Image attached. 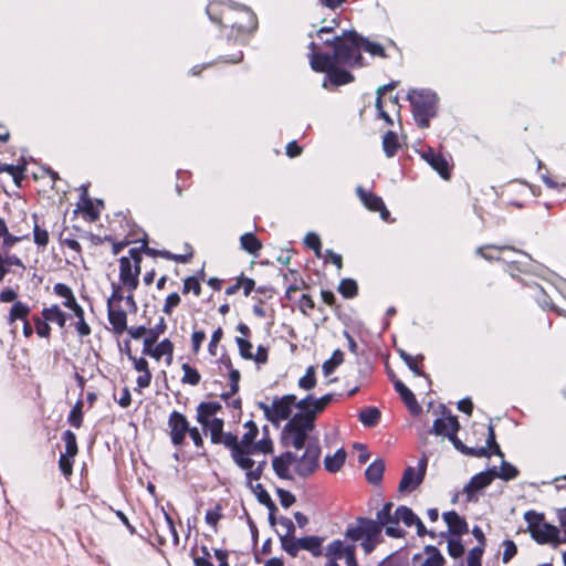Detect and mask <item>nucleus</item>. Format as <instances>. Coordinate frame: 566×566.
Segmentation results:
<instances>
[{"instance_id":"obj_5","label":"nucleus","mask_w":566,"mask_h":566,"mask_svg":"<svg viewBox=\"0 0 566 566\" xmlns=\"http://www.w3.org/2000/svg\"><path fill=\"white\" fill-rule=\"evenodd\" d=\"M345 537L350 541L349 544H356L361 541L360 546L366 555L374 552L379 539V527L375 520L368 517H357L355 523L347 526Z\"/></svg>"},{"instance_id":"obj_21","label":"nucleus","mask_w":566,"mask_h":566,"mask_svg":"<svg viewBox=\"0 0 566 566\" xmlns=\"http://www.w3.org/2000/svg\"><path fill=\"white\" fill-rule=\"evenodd\" d=\"M495 478V467L473 475L463 489V492L467 494L468 501H471L473 499L475 492L489 486Z\"/></svg>"},{"instance_id":"obj_39","label":"nucleus","mask_w":566,"mask_h":566,"mask_svg":"<svg viewBox=\"0 0 566 566\" xmlns=\"http://www.w3.org/2000/svg\"><path fill=\"white\" fill-rule=\"evenodd\" d=\"M399 353V356L400 358L406 363V365L409 367V369L413 373L415 376H419V377H429L428 375H426V373L423 371V360H424V357L423 355H416V356H412L410 354H408L407 352H405L403 349H399L398 350Z\"/></svg>"},{"instance_id":"obj_42","label":"nucleus","mask_w":566,"mask_h":566,"mask_svg":"<svg viewBox=\"0 0 566 566\" xmlns=\"http://www.w3.org/2000/svg\"><path fill=\"white\" fill-rule=\"evenodd\" d=\"M324 537L311 535L298 538V546L302 549L310 552L314 557L323 555Z\"/></svg>"},{"instance_id":"obj_59","label":"nucleus","mask_w":566,"mask_h":566,"mask_svg":"<svg viewBox=\"0 0 566 566\" xmlns=\"http://www.w3.org/2000/svg\"><path fill=\"white\" fill-rule=\"evenodd\" d=\"M24 170H25L24 166L8 165V164L0 163V174L8 172L9 175H11V177L17 186H20L21 181L24 179Z\"/></svg>"},{"instance_id":"obj_50","label":"nucleus","mask_w":566,"mask_h":566,"mask_svg":"<svg viewBox=\"0 0 566 566\" xmlns=\"http://www.w3.org/2000/svg\"><path fill=\"white\" fill-rule=\"evenodd\" d=\"M397 525L402 522L407 527L413 526L415 523L419 522V516L408 506L399 505L396 509Z\"/></svg>"},{"instance_id":"obj_51","label":"nucleus","mask_w":566,"mask_h":566,"mask_svg":"<svg viewBox=\"0 0 566 566\" xmlns=\"http://www.w3.org/2000/svg\"><path fill=\"white\" fill-rule=\"evenodd\" d=\"M229 376V387L230 390L220 395L222 400H228L231 397H234L240 389V380L241 374L237 368H231L228 370Z\"/></svg>"},{"instance_id":"obj_62","label":"nucleus","mask_w":566,"mask_h":566,"mask_svg":"<svg viewBox=\"0 0 566 566\" xmlns=\"http://www.w3.org/2000/svg\"><path fill=\"white\" fill-rule=\"evenodd\" d=\"M361 50L369 53L373 56H379L382 59L388 57L384 46L380 43L369 41L367 38L363 36V41L360 42Z\"/></svg>"},{"instance_id":"obj_7","label":"nucleus","mask_w":566,"mask_h":566,"mask_svg":"<svg viewBox=\"0 0 566 566\" xmlns=\"http://www.w3.org/2000/svg\"><path fill=\"white\" fill-rule=\"evenodd\" d=\"M113 240L108 241L112 243V253L114 255L119 254L123 249L128 247L130 243L139 242V238L136 237L135 224L123 213L115 214V218L111 221Z\"/></svg>"},{"instance_id":"obj_31","label":"nucleus","mask_w":566,"mask_h":566,"mask_svg":"<svg viewBox=\"0 0 566 566\" xmlns=\"http://www.w3.org/2000/svg\"><path fill=\"white\" fill-rule=\"evenodd\" d=\"M296 408L300 409L298 415L311 419V422L315 424V419L318 413L323 412L325 408L318 402L313 395H307L296 403Z\"/></svg>"},{"instance_id":"obj_56","label":"nucleus","mask_w":566,"mask_h":566,"mask_svg":"<svg viewBox=\"0 0 566 566\" xmlns=\"http://www.w3.org/2000/svg\"><path fill=\"white\" fill-rule=\"evenodd\" d=\"M65 444V454L76 457L78 454V444L76 434L71 430H65L61 437Z\"/></svg>"},{"instance_id":"obj_60","label":"nucleus","mask_w":566,"mask_h":566,"mask_svg":"<svg viewBox=\"0 0 566 566\" xmlns=\"http://www.w3.org/2000/svg\"><path fill=\"white\" fill-rule=\"evenodd\" d=\"M344 361V353L340 349L333 352L329 359L325 360L322 368L325 376L331 375Z\"/></svg>"},{"instance_id":"obj_48","label":"nucleus","mask_w":566,"mask_h":566,"mask_svg":"<svg viewBox=\"0 0 566 566\" xmlns=\"http://www.w3.org/2000/svg\"><path fill=\"white\" fill-rule=\"evenodd\" d=\"M400 149V143L398 139V135L388 130L382 137V150L388 158H392L397 155Z\"/></svg>"},{"instance_id":"obj_44","label":"nucleus","mask_w":566,"mask_h":566,"mask_svg":"<svg viewBox=\"0 0 566 566\" xmlns=\"http://www.w3.org/2000/svg\"><path fill=\"white\" fill-rule=\"evenodd\" d=\"M385 461L376 459L373 461L365 471L366 480L371 484H379L384 478Z\"/></svg>"},{"instance_id":"obj_8","label":"nucleus","mask_w":566,"mask_h":566,"mask_svg":"<svg viewBox=\"0 0 566 566\" xmlns=\"http://www.w3.org/2000/svg\"><path fill=\"white\" fill-rule=\"evenodd\" d=\"M315 428L310 418L302 417L295 413L284 427L283 433L286 442L293 446L296 450L306 447L308 442V434Z\"/></svg>"},{"instance_id":"obj_52","label":"nucleus","mask_w":566,"mask_h":566,"mask_svg":"<svg viewBox=\"0 0 566 566\" xmlns=\"http://www.w3.org/2000/svg\"><path fill=\"white\" fill-rule=\"evenodd\" d=\"M424 553L427 554V558L421 564V566H444L446 559L440 553V551L433 545H427L424 547Z\"/></svg>"},{"instance_id":"obj_36","label":"nucleus","mask_w":566,"mask_h":566,"mask_svg":"<svg viewBox=\"0 0 566 566\" xmlns=\"http://www.w3.org/2000/svg\"><path fill=\"white\" fill-rule=\"evenodd\" d=\"M12 266L21 270L20 275L27 270L25 264L17 254H1L0 253V283L3 282L7 274L13 272Z\"/></svg>"},{"instance_id":"obj_57","label":"nucleus","mask_w":566,"mask_h":566,"mask_svg":"<svg viewBox=\"0 0 566 566\" xmlns=\"http://www.w3.org/2000/svg\"><path fill=\"white\" fill-rule=\"evenodd\" d=\"M83 400L78 399L72 407L67 417L69 423L76 429H80L83 426Z\"/></svg>"},{"instance_id":"obj_27","label":"nucleus","mask_w":566,"mask_h":566,"mask_svg":"<svg viewBox=\"0 0 566 566\" xmlns=\"http://www.w3.org/2000/svg\"><path fill=\"white\" fill-rule=\"evenodd\" d=\"M531 536L537 544L541 545H558L562 543L559 538V530L549 523H544L537 530H532Z\"/></svg>"},{"instance_id":"obj_23","label":"nucleus","mask_w":566,"mask_h":566,"mask_svg":"<svg viewBox=\"0 0 566 566\" xmlns=\"http://www.w3.org/2000/svg\"><path fill=\"white\" fill-rule=\"evenodd\" d=\"M128 359L132 361L134 369L139 373L136 379L137 387L135 388V391L142 394V390L148 388L151 384L153 375L149 364L145 357H137L129 353Z\"/></svg>"},{"instance_id":"obj_40","label":"nucleus","mask_w":566,"mask_h":566,"mask_svg":"<svg viewBox=\"0 0 566 566\" xmlns=\"http://www.w3.org/2000/svg\"><path fill=\"white\" fill-rule=\"evenodd\" d=\"M31 313V307L29 304L18 301L14 302L7 315V323L8 325L12 326L18 321H25Z\"/></svg>"},{"instance_id":"obj_4","label":"nucleus","mask_w":566,"mask_h":566,"mask_svg":"<svg viewBox=\"0 0 566 566\" xmlns=\"http://www.w3.org/2000/svg\"><path fill=\"white\" fill-rule=\"evenodd\" d=\"M417 125L424 129L437 114L438 96L428 90H411L407 95Z\"/></svg>"},{"instance_id":"obj_30","label":"nucleus","mask_w":566,"mask_h":566,"mask_svg":"<svg viewBox=\"0 0 566 566\" xmlns=\"http://www.w3.org/2000/svg\"><path fill=\"white\" fill-rule=\"evenodd\" d=\"M392 384L410 413L418 416L422 411V408L418 403L413 392L400 379H392Z\"/></svg>"},{"instance_id":"obj_41","label":"nucleus","mask_w":566,"mask_h":566,"mask_svg":"<svg viewBox=\"0 0 566 566\" xmlns=\"http://www.w3.org/2000/svg\"><path fill=\"white\" fill-rule=\"evenodd\" d=\"M42 317L49 321V323H55L60 328H64L69 319L65 312L61 310L57 304H52L49 307H43L41 311Z\"/></svg>"},{"instance_id":"obj_26","label":"nucleus","mask_w":566,"mask_h":566,"mask_svg":"<svg viewBox=\"0 0 566 566\" xmlns=\"http://www.w3.org/2000/svg\"><path fill=\"white\" fill-rule=\"evenodd\" d=\"M460 423L455 416L451 415L450 410L443 407L442 417L437 418L433 422L432 432L436 436H448L450 431H459Z\"/></svg>"},{"instance_id":"obj_10","label":"nucleus","mask_w":566,"mask_h":566,"mask_svg":"<svg viewBox=\"0 0 566 566\" xmlns=\"http://www.w3.org/2000/svg\"><path fill=\"white\" fill-rule=\"evenodd\" d=\"M304 448V453L300 458L296 455L294 472L298 476L306 479L319 468L321 446L318 439H310Z\"/></svg>"},{"instance_id":"obj_61","label":"nucleus","mask_w":566,"mask_h":566,"mask_svg":"<svg viewBox=\"0 0 566 566\" xmlns=\"http://www.w3.org/2000/svg\"><path fill=\"white\" fill-rule=\"evenodd\" d=\"M33 324H34V332L36 335L41 338H50L52 328L50 326V323L44 317L33 315L32 317Z\"/></svg>"},{"instance_id":"obj_58","label":"nucleus","mask_w":566,"mask_h":566,"mask_svg":"<svg viewBox=\"0 0 566 566\" xmlns=\"http://www.w3.org/2000/svg\"><path fill=\"white\" fill-rule=\"evenodd\" d=\"M338 292L345 298H354L358 295L357 282L353 279H343L338 284Z\"/></svg>"},{"instance_id":"obj_53","label":"nucleus","mask_w":566,"mask_h":566,"mask_svg":"<svg viewBox=\"0 0 566 566\" xmlns=\"http://www.w3.org/2000/svg\"><path fill=\"white\" fill-rule=\"evenodd\" d=\"M181 369L184 371V376L181 377L182 385H189V386L195 387L200 384L201 375L197 368L189 365L188 363H185L181 365Z\"/></svg>"},{"instance_id":"obj_25","label":"nucleus","mask_w":566,"mask_h":566,"mask_svg":"<svg viewBox=\"0 0 566 566\" xmlns=\"http://www.w3.org/2000/svg\"><path fill=\"white\" fill-rule=\"evenodd\" d=\"M32 228L31 233L33 242L39 250L44 251L50 243L49 227L43 218H40L36 213L31 216Z\"/></svg>"},{"instance_id":"obj_18","label":"nucleus","mask_w":566,"mask_h":566,"mask_svg":"<svg viewBox=\"0 0 566 566\" xmlns=\"http://www.w3.org/2000/svg\"><path fill=\"white\" fill-rule=\"evenodd\" d=\"M139 241H142L140 248L143 250V252L153 258L160 256L163 259L175 261L177 263H188L193 256V249L189 243L185 244V253L176 254L168 250H157V249L150 248L148 245L146 233H144V238L139 239Z\"/></svg>"},{"instance_id":"obj_28","label":"nucleus","mask_w":566,"mask_h":566,"mask_svg":"<svg viewBox=\"0 0 566 566\" xmlns=\"http://www.w3.org/2000/svg\"><path fill=\"white\" fill-rule=\"evenodd\" d=\"M175 345L169 338H164L163 340L155 344L151 348L145 352L144 356H149L155 360L159 361L163 357H165V361L167 366H170L174 358Z\"/></svg>"},{"instance_id":"obj_19","label":"nucleus","mask_w":566,"mask_h":566,"mask_svg":"<svg viewBox=\"0 0 566 566\" xmlns=\"http://www.w3.org/2000/svg\"><path fill=\"white\" fill-rule=\"evenodd\" d=\"M427 469V459L422 458L419 461V471L416 472L412 467H408L402 474V478L399 482L398 490L399 492H406L409 490H415L418 485H420L423 481Z\"/></svg>"},{"instance_id":"obj_32","label":"nucleus","mask_w":566,"mask_h":566,"mask_svg":"<svg viewBox=\"0 0 566 566\" xmlns=\"http://www.w3.org/2000/svg\"><path fill=\"white\" fill-rule=\"evenodd\" d=\"M283 281L286 284L285 297L287 300H292L293 293L308 287L297 270L290 269L283 274Z\"/></svg>"},{"instance_id":"obj_2","label":"nucleus","mask_w":566,"mask_h":566,"mask_svg":"<svg viewBox=\"0 0 566 566\" xmlns=\"http://www.w3.org/2000/svg\"><path fill=\"white\" fill-rule=\"evenodd\" d=\"M206 11L214 24L228 30V39L237 43L244 44L258 29L256 14L245 6L214 1Z\"/></svg>"},{"instance_id":"obj_22","label":"nucleus","mask_w":566,"mask_h":566,"mask_svg":"<svg viewBox=\"0 0 566 566\" xmlns=\"http://www.w3.org/2000/svg\"><path fill=\"white\" fill-rule=\"evenodd\" d=\"M356 192L363 205L373 212H379L382 220L387 221L390 212L386 208L381 197L371 191L365 190L363 187H357Z\"/></svg>"},{"instance_id":"obj_15","label":"nucleus","mask_w":566,"mask_h":566,"mask_svg":"<svg viewBox=\"0 0 566 566\" xmlns=\"http://www.w3.org/2000/svg\"><path fill=\"white\" fill-rule=\"evenodd\" d=\"M356 548V544H345L344 541L337 538L327 544L324 555L331 562H337L344 557L346 566H359Z\"/></svg>"},{"instance_id":"obj_43","label":"nucleus","mask_w":566,"mask_h":566,"mask_svg":"<svg viewBox=\"0 0 566 566\" xmlns=\"http://www.w3.org/2000/svg\"><path fill=\"white\" fill-rule=\"evenodd\" d=\"M71 312L73 313L74 317L76 318V321L74 323V328H75L77 335L81 338L90 336L92 334V327L85 319V312H84V308L82 307V305H78L77 307L71 310Z\"/></svg>"},{"instance_id":"obj_46","label":"nucleus","mask_w":566,"mask_h":566,"mask_svg":"<svg viewBox=\"0 0 566 566\" xmlns=\"http://www.w3.org/2000/svg\"><path fill=\"white\" fill-rule=\"evenodd\" d=\"M240 244L244 251L252 255H258L263 247L260 239L252 232L243 233L240 237Z\"/></svg>"},{"instance_id":"obj_3","label":"nucleus","mask_w":566,"mask_h":566,"mask_svg":"<svg viewBox=\"0 0 566 566\" xmlns=\"http://www.w3.org/2000/svg\"><path fill=\"white\" fill-rule=\"evenodd\" d=\"M363 35L356 31H344L342 35L332 39L333 54L329 57L340 66L350 69L364 67L366 62L361 55Z\"/></svg>"},{"instance_id":"obj_12","label":"nucleus","mask_w":566,"mask_h":566,"mask_svg":"<svg viewBox=\"0 0 566 566\" xmlns=\"http://www.w3.org/2000/svg\"><path fill=\"white\" fill-rule=\"evenodd\" d=\"M297 402L298 401L295 395L287 394L281 398H274L271 406H268L266 403H260V407L269 421L272 423H277L290 418L292 413V407H296Z\"/></svg>"},{"instance_id":"obj_33","label":"nucleus","mask_w":566,"mask_h":566,"mask_svg":"<svg viewBox=\"0 0 566 566\" xmlns=\"http://www.w3.org/2000/svg\"><path fill=\"white\" fill-rule=\"evenodd\" d=\"M21 241L17 234L10 231L7 221L0 218V253L11 254L10 250Z\"/></svg>"},{"instance_id":"obj_17","label":"nucleus","mask_w":566,"mask_h":566,"mask_svg":"<svg viewBox=\"0 0 566 566\" xmlns=\"http://www.w3.org/2000/svg\"><path fill=\"white\" fill-rule=\"evenodd\" d=\"M421 158L434 170L438 175L444 179L450 180L453 169V164L451 158H447V156L440 151H437L432 147H428L427 149L421 151Z\"/></svg>"},{"instance_id":"obj_63","label":"nucleus","mask_w":566,"mask_h":566,"mask_svg":"<svg viewBox=\"0 0 566 566\" xmlns=\"http://www.w3.org/2000/svg\"><path fill=\"white\" fill-rule=\"evenodd\" d=\"M187 434L190 437L195 448L198 450V454L201 457H206L207 451L205 448V440H203V436H202L201 431L199 430V428L195 427V426H190Z\"/></svg>"},{"instance_id":"obj_49","label":"nucleus","mask_w":566,"mask_h":566,"mask_svg":"<svg viewBox=\"0 0 566 566\" xmlns=\"http://www.w3.org/2000/svg\"><path fill=\"white\" fill-rule=\"evenodd\" d=\"M266 460L263 459L262 461H255L251 458V465L245 469H242L243 471H245V479H247V482L248 484L251 485V483L253 481H259L266 468Z\"/></svg>"},{"instance_id":"obj_29","label":"nucleus","mask_w":566,"mask_h":566,"mask_svg":"<svg viewBox=\"0 0 566 566\" xmlns=\"http://www.w3.org/2000/svg\"><path fill=\"white\" fill-rule=\"evenodd\" d=\"M103 207L104 203L102 200H97V202L94 203L88 197L87 191L84 190L78 202V210L82 212L85 220L90 222L97 221L99 219L101 208Z\"/></svg>"},{"instance_id":"obj_24","label":"nucleus","mask_w":566,"mask_h":566,"mask_svg":"<svg viewBox=\"0 0 566 566\" xmlns=\"http://www.w3.org/2000/svg\"><path fill=\"white\" fill-rule=\"evenodd\" d=\"M295 461L296 454L291 451H286L274 457L272 460V468L276 476L282 480H293L294 478L291 472V467H294Z\"/></svg>"},{"instance_id":"obj_16","label":"nucleus","mask_w":566,"mask_h":566,"mask_svg":"<svg viewBox=\"0 0 566 566\" xmlns=\"http://www.w3.org/2000/svg\"><path fill=\"white\" fill-rule=\"evenodd\" d=\"M394 504L391 502H387L382 505V507L376 514L375 524L379 527V536L381 535L382 527L385 526V532L389 537L392 538H402L406 535V532L397 526L396 511L392 513Z\"/></svg>"},{"instance_id":"obj_55","label":"nucleus","mask_w":566,"mask_h":566,"mask_svg":"<svg viewBox=\"0 0 566 566\" xmlns=\"http://www.w3.org/2000/svg\"><path fill=\"white\" fill-rule=\"evenodd\" d=\"M316 369L314 366H308L305 374L298 379L297 386L306 391H310L316 387Z\"/></svg>"},{"instance_id":"obj_13","label":"nucleus","mask_w":566,"mask_h":566,"mask_svg":"<svg viewBox=\"0 0 566 566\" xmlns=\"http://www.w3.org/2000/svg\"><path fill=\"white\" fill-rule=\"evenodd\" d=\"M168 434L174 447L186 444V437L190 428L188 418L178 410H172L167 419Z\"/></svg>"},{"instance_id":"obj_38","label":"nucleus","mask_w":566,"mask_h":566,"mask_svg":"<svg viewBox=\"0 0 566 566\" xmlns=\"http://www.w3.org/2000/svg\"><path fill=\"white\" fill-rule=\"evenodd\" d=\"M240 289L243 290V295L249 296L251 292L255 289V281L251 277H248L244 275V273H241L237 280L235 283L232 285H229L224 293L227 296L234 295Z\"/></svg>"},{"instance_id":"obj_20","label":"nucleus","mask_w":566,"mask_h":566,"mask_svg":"<svg viewBox=\"0 0 566 566\" xmlns=\"http://www.w3.org/2000/svg\"><path fill=\"white\" fill-rule=\"evenodd\" d=\"M85 231L80 227L73 226L72 228L64 226L59 232L57 239L62 247H66L72 250L75 254L82 255V245L78 242V238H84Z\"/></svg>"},{"instance_id":"obj_11","label":"nucleus","mask_w":566,"mask_h":566,"mask_svg":"<svg viewBox=\"0 0 566 566\" xmlns=\"http://www.w3.org/2000/svg\"><path fill=\"white\" fill-rule=\"evenodd\" d=\"M124 301V294L120 287H115L107 300V319L112 326L111 331L115 335H122L127 329V313L120 307Z\"/></svg>"},{"instance_id":"obj_14","label":"nucleus","mask_w":566,"mask_h":566,"mask_svg":"<svg viewBox=\"0 0 566 566\" xmlns=\"http://www.w3.org/2000/svg\"><path fill=\"white\" fill-rule=\"evenodd\" d=\"M119 283H112V291L115 287H120L122 293L124 291L135 292L139 286V275L138 269L133 268L132 261L127 256H120L119 260Z\"/></svg>"},{"instance_id":"obj_9","label":"nucleus","mask_w":566,"mask_h":566,"mask_svg":"<svg viewBox=\"0 0 566 566\" xmlns=\"http://www.w3.org/2000/svg\"><path fill=\"white\" fill-rule=\"evenodd\" d=\"M329 55H315L312 60V70L317 73H326L327 80L334 86H342L354 82L355 76L347 70L338 67Z\"/></svg>"},{"instance_id":"obj_47","label":"nucleus","mask_w":566,"mask_h":566,"mask_svg":"<svg viewBox=\"0 0 566 566\" xmlns=\"http://www.w3.org/2000/svg\"><path fill=\"white\" fill-rule=\"evenodd\" d=\"M346 460V452L343 448L338 449L334 454L326 455L324 459L325 470L335 473L340 470Z\"/></svg>"},{"instance_id":"obj_34","label":"nucleus","mask_w":566,"mask_h":566,"mask_svg":"<svg viewBox=\"0 0 566 566\" xmlns=\"http://www.w3.org/2000/svg\"><path fill=\"white\" fill-rule=\"evenodd\" d=\"M504 251L521 252L520 250L515 249L513 245H509V244H503V245L485 244V245L479 247L476 249L475 253L486 261H500L501 254Z\"/></svg>"},{"instance_id":"obj_37","label":"nucleus","mask_w":566,"mask_h":566,"mask_svg":"<svg viewBox=\"0 0 566 566\" xmlns=\"http://www.w3.org/2000/svg\"><path fill=\"white\" fill-rule=\"evenodd\" d=\"M53 293L63 298L62 305L70 311L80 305L73 290L65 283L54 284Z\"/></svg>"},{"instance_id":"obj_45","label":"nucleus","mask_w":566,"mask_h":566,"mask_svg":"<svg viewBox=\"0 0 566 566\" xmlns=\"http://www.w3.org/2000/svg\"><path fill=\"white\" fill-rule=\"evenodd\" d=\"M31 228L32 224L29 222L27 213L22 212L21 219L19 221H12L9 229L21 240H29L31 235Z\"/></svg>"},{"instance_id":"obj_1","label":"nucleus","mask_w":566,"mask_h":566,"mask_svg":"<svg viewBox=\"0 0 566 566\" xmlns=\"http://www.w3.org/2000/svg\"><path fill=\"white\" fill-rule=\"evenodd\" d=\"M221 410L222 405L219 401H201L196 408V420L202 427V431L209 434L212 444H222L230 450L231 459L238 468H249V452L259 436V428L254 421H247V431L239 440L237 434L224 432V420L217 417Z\"/></svg>"},{"instance_id":"obj_54","label":"nucleus","mask_w":566,"mask_h":566,"mask_svg":"<svg viewBox=\"0 0 566 566\" xmlns=\"http://www.w3.org/2000/svg\"><path fill=\"white\" fill-rule=\"evenodd\" d=\"M358 418L364 426L374 427L380 419V411L376 407H366L359 412Z\"/></svg>"},{"instance_id":"obj_35","label":"nucleus","mask_w":566,"mask_h":566,"mask_svg":"<svg viewBox=\"0 0 566 566\" xmlns=\"http://www.w3.org/2000/svg\"><path fill=\"white\" fill-rule=\"evenodd\" d=\"M443 521L447 523L449 527V532L452 535L460 536L462 534L468 533V523L461 517L455 511L444 512L442 514Z\"/></svg>"},{"instance_id":"obj_64","label":"nucleus","mask_w":566,"mask_h":566,"mask_svg":"<svg viewBox=\"0 0 566 566\" xmlns=\"http://www.w3.org/2000/svg\"><path fill=\"white\" fill-rule=\"evenodd\" d=\"M273 451H274V446H273L271 438L264 437L261 440L255 441L254 446L252 447V449L249 452V458H251L252 455H255L258 453H263V454L273 453Z\"/></svg>"},{"instance_id":"obj_6","label":"nucleus","mask_w":566,"mask_h":566,"mask_svg":"<svg viewBox=\"0 0 566 566\" xmlns=\"http://www.w3.org/2000/svg\"><path fill=\"white\" fill-rule=\"evenodd\" d=\"M457 433L458 431H450L447 437L454 449L462 454L474 458H490L491 455H496L504 459V453L496 442L495 429L492 423L488 426L486 447H468L458 438Z\"/></svg>"}]
</instances>
